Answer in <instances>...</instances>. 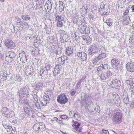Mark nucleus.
Returning a JSON list of instances; mask_svg holds the SVG:
<instances>
[{"instance_id": "obj_34", "label": "nucleus", "mask_w": 134, "mask_h": 134, "mask_svg": "<svg viewBox=\"0 0 134 134\" xmlns=\"http://www.w3.org/2000/svg\"><path fill=\"white\" fill-rule=\"evenodd\" d=\"M73 116L75 119L78 120H80L81 119V118L79 114L77 113H75L74 114Z\"/></svg>"}, {"instance_id": "obj_4", "label": "nucleus", "mask_w": 134, "mask_h": 134, "mask_svg": "<svg viewBox=\"0 0 134 134\" xmlns=\"http://www.w3.org/2000/svg\"><path fill=\"white\" fill-rule=\"evenodd\" d=\"M15 53L13 51H9L5 54V60L8 63H10L15 58Z\"/></svg>"}, {"instance_id": "obj_16", "label": "nucleus", "mask_w": 134, "mask_h": 134, "mask_svg": "<svg viewBox=\"0 0 134 134\" xmlns=\"http://www.w3.org/2000/svg\"><path fill=\"white\" fill-rule=\"evenodd\" d=\"M43 85V84L41 81H39L37 82H36L34 86V88L35 90L37 91L40 90Z\"/></svg>"}, {"instance_id": "obj_26", "label": "nucleus", "mask_w": 134, "mask_h": 134, "mask_svg": "<svg viewBox=\"0 0 134 134\" xmlns=\"http://www.w3.org/2000/svg\"><path fill=\"white\" fill-rule=\"evenodd\" d=\"M66 49V53L68 56L70 55L73 53V48L71 47L67 48Z\"/></svg>"}, {"instance_id": "obj_20", "label": "nucleus", "mask_w": 134, "mask_h": 134, "mask_svg": "<svg viewBox=\"0 0 134 134\" xmlns=\"http://www.w3.org/2000/svg\"><path fill=\"white\" fill-rule=\"evenodd\" d=\"M82 38L88 44H90L92 41V38L90 36L87 35H83L82 36Z\"/></svg>"}, {"instance_id": "obj_36", "label": "nucleus", "mask_w": 134, "mask_h": 134, "mask_svg": "<svg viewBox=\"0 0 134 134\" xmlns=\"http://www.w3.org/2000/svg\"><path fill=\"white\" fill-rule=\"evenodd\" d=\"M72 125L73 127L74 128L77 129L79 128V126L81 124L80 123H78L77 121H76L74 122V123L72 124Z\"/></svg>"}, {"instance_id": "obj_23", "label": "nucleus", "mask_w": 134, "mask_h": 134, "mask_svg": "<svg viewBox=\"0 0 134 134\" xmlns=\"http://www.w3.org/2000/svg\"><path fill=\"white\" fill-rule=\"evenodd\" d=\"M123 18V21L124 23L126 25H128L131 21L130 17L129 16L125 15V16H124Z\"/></svg>"}, {"instance_id": "obj_5", "label": "nucleus", "mask_w": 134, "mask_h": 134, "mask_svg": "<svg viewBox=\"0 0 134 134\" xmlns=\"http://www.w3.org/2000/svg\"><path fill=\"white\" fill-rule=\"evenodd\" d=\"M79 32L81 33L87 34L90 32V29L88 27L82 25H79L78 28Z\"/></svg>"}, {"instance_id": "obj_58", "label": "nucleus", "mask_w": 134, "mask_h": 134, "mask_svg": "<svg viewBox=\"0 0 134 134\" xmlns=\"http://www.w3.org/2000/svg\"><path fill=\"white\" fill-rule=\"evenodd\" d=\"M78 18L74 17L72 19L73 22L74 23L76 24L78 22V20L77 19Z\"/></svg>"}, {"instance_id": "obj_24", "label": "nucleus", "mask_w": 134, "mask_h": 134, "mask_svg": "<svg viewBox=\"0 0 134 134\" xmlns=\"http://www.w3.org/2000/svg\"><path fill=\"white\" fill-rule=\"evenodd\" d=\"M44 29L46 31V33L49 34L51 33V29L50 26L45 25Z\"/></svg>"}, {"instance_id": "obj_35", "label": "nucleus", "mask_w": 134, "mask_h": 134, "mask_svg": "<svg viewBox=\"0 0 134 134\" xmlns=\"http://www.w3.org/2000/svg\"><path fill=\"white\" fill-rule=\"evenodd\" d=\"M82 86V84H81L78 82L75 86L76 90L78 91H79Z\"/></svg>"}, {"instance_id": "obj_30", "label": "nucleus", "mask_w": 134, "mask_h": 134, "mask_svg": "<svg viewBox=\"0 0 134 134\" xmlns=\"http://www.w3.org/2000/svg\"><path fill=\"white\" fill-rule=\"evenodd\" d=\"M39 125L41 131L42 132L46 130V128L44 124L42 122H39Z\"/></svg>"}, {"instance_id": "obj_40", "label": "nucleus", "mask_w": 134, "mask_h": 134, "mask_svg": "<svg viewBox=\"0 0 134 134\" xmlns=\"http://www.w3.org/2000/svg\"><path fill=\"white\" fill-rule=\"evenodd\" d=\"M33 96V101L34 103H35L38 101L37 99V96L36 94H34L32 95Z\"/></svg>"}, {"instance_id": "obj_44", "label": "nucleus", "mask_w": 134, "mask_h": 134, "mask_svg": "<svg viewBox=\"0 0 134 134\" xmlns=\"http://www.w3.org/2000/svg\"><path fill=\"white\" fill-rule=\"evenodd\" d=\"M15 25L16 27H21L22 28L23 27V24L19 22H16L15 24Z\"/></svg>"}, {"instance_id": "obj_48", "label": "nucleus", "mask_w": 134, "mask_h": 134, "mask_svg": "<svg viewBox=\"0 0 134 134\" xmlns=\"http://www.w3.org/2000/svg\"><path fill=\"white\" fill-rule=\"evenodd\" d=\"M85 79V77L84 76L81 79L79 80L78 82L81 84H82V85H83Z\"/></svg>"}, {"instance_id": "obj_11", "label": "nucleus", "mask_w": 134, "mask_h": 134, "mask_svg": "<svg viewBox=\"0 0 134 134\" xmlns=\"http://www.w3.org/2000/svg\"><path fill=\"white\" fill-rule=\"evenodd\" d=\"M24 111L29 115L33 118H34L35 115L34 113V111L27 107H25L24 109Z\"/></svg>"}, {"instance_id": "obj_6", "label": "nucleus", "mask_w": 134, "mask_h": 134, "mask_svg": "<svg viewBox=\"0 0 134 134\" xmlns=\"http://www.w3.org/2000/svg\"><path fill=\"white\" fill-rule=\"evenodd\" d=\"M4 44L8 49H13L15 47V44L12 41L9 39L5 40Z\"/></svg>"}, {"instance_id": "obj_54", "label": "nucleus", "mask_w": 134, "mask_h": 134, "mask_svg": "<svg viewBox=\"0 0 134 134\" xmlns=\"http://www.w3.org/2000/svg\"><path fill=\"white\" fill-rule=\"evenodd\" d=\"M99 60L98 59V58L97 57L95 58L93 61V63L94 65H96V63Z\"/></svg>"}, {"instance_id": "obj_41", "label": "nucleus", "mask_w": 134, "mask_h": 134, "mask_svg": "<svg viewBox=\"0 0 134 134\" xmlns=\"http://www.w3.org/2000/svg\"><path fill=\"white\" fill-rule=\"evenodd\" d=\"M38 50L37 49H33L31 54L34 55H37L38 54Z\"/></svg>"}, {"instance_id": "obj_55", "label": "nucleus", "mask_w": 134, "mask_h": 134, "mask_svg": "<svg viewBox=\"0 0 134 134\" xmlns=\"http://www.w3.org/2000/svg\"><path fill=\"white\" fill-rule=\"evenodd\" d=\"M15 81H21V79L20 78V76L19 75H16L15 78Z\"/></svg>"}, {"instance_id": "obj_45", "label": "nucleus", "mask_w": 134, "mask_h": 134, "mask_svg": "<svg viewBox=\"0 0 134 134\" xmlns=\"http://www.w3.org/2000/svg\"><path fill=\"white\" fill-rule=\"evenodd\" d=\"M101 66H102L103 69L106 70L107 69L108 67V65L107 64H103L101 65Z\"/></svg>"}, {"instance_id": "obj_1", "label": "nucleus", "mask_w": 134, "mask_h": 134, "mask_svg": "<svg viewBox=\"0 0 134 134\" xmlns=\"http://www.w3.org/2000/svg\"><path fill=\"white\" fill-rule=\"evenodd\" d=\"M112 118V121L114 124H119L122 121V114L120 112H116L114 114Z\"/></svg>"}, {"instance_id": "obj_19", "label": "nucleus", "mask_w": 134, "mask_h": 134, "mask_svg": "<svg viewBox=\"0 0 134 134\" xmlns=\"http://www.w3.org/2000/svg\"><path fill=\"white\" fill-rule=\"evenodd\" d=\"M59 65H57L55 66L54 69L53 73L54 76L56 74H59L60 71H61V67Z\"/></svg>"}, {"instance_id": "obj_21", "label": "nucleus", "mask_w": 134, "mask_h": 134, "mask_svg": "<svg viewBox=\"0 0 134 134\" xmlns=\"http://www.w3.org/2000/svg\"><path fill=\"white\" fill-rule=\"evenodd\" d=\"M71 37L74 41H77L79 38V34L77 32L74 31L71 34Z\"/></svg>"}, {"instance_id": "obj_51", "label": "nucleus", "mask_w": 134, "mask_h": 134, "mask_svg": "<svg viewBox=\"0 0 134 134\" xmlns=\"http://www.w3.org/2000/svg\"><path fill=\"white\" fill-rule=\"evenodd\" d=\"M106 6V5H105L103 3L101 4L100 5V8L101 10H105V6Z\"/></svg>"}, {"instance_id": "obj_46", "label": "nucleus", "mask_w": 134, "mask_h": 134, "mask_svg": "<svg viewBox=\"0 0 134 134\" xmlns=\"http://www.w3.org/2000/svg\"><path fill=\"white\" fill-rule=\"evenodd\" d=\"M89 6L90 5L88 4H85L83 5V6L82 8L81 9H85L87 10L88 8L89 7Z\"/></svg>"}, {"instance_id": "obj_25", "label": "nucleus", "mask_w": 134, "mask_h": 134, "mask_svg": "<svg viewBox=\"0 0 134 134\" xmlns=\"http://www.w3.org/2000/svg\"><path fill=\"white\" fill-rule=\"evenodd\" d=\"M14 115V112L13 111H9V112H7V113L6 114H5V116L7 117L8 118H12Z\"/></svg>"}, {"instance_id": "obj_64", "label": "nucleus", "mask_w": 134, "mask_h": 134, "mask_svg": "<svg viewBox=\"0 0 134 134\" xmlns=\"http://www.w3.org/2000/svg\"><path fill=\"white\" fill-rule=\"evenodd\" d=\"M129 85H130L131 86H133V87H132L131 89V92H133V93H134V83H131V84H129Z\"/></svg>"}, {"instance_id": "obj_13", "label": "nucleus", "mask_w": 134, "mask_h": 134, "mask_svg": "<svg viewBox=\"0 0 134 134\" xmlns=\"http://www.w3.org/2000/svg\"><path fill=\"white\" fill-rule=\"evenodd\" d=\"M105 51L106 50L104 48H101V50L99 52V53H100V54H99L98 56L97 57L98 58V59L99 60H100L106 57V55L105 53Z\"/></svg>"}, {"instance_id": "obj_50", "label": "nucleus", "mask_w": 134, "mask_h": 134, "mask_svg": "<svg viewBox=\"0 0 134 134\" xmlns=\"http://www.w3.org/2000/svg\"><path fill=\"white\" fill-rule=\"evenodd\" d=\"M123 100L124 103L126 104H127L129 103V101L128 97L125 98V99H124Z\"/></svg>"}, {"instance_id": "obj_3", "label": "nucleus", "mask_w": 134, "mask_h": 134, "mask_svg": "<svg viewBox=\"0 0 134 134\" xmlns=\"http://www.w3.org/2000/svg\"><path fill=\"white\" fill-rule=\"evenodd\" d=\"M29 91L30 89L27 86L20 88L18 92L19 97L21 98L25 97L26 95L27 97H29L30 96L29 93Z\"/></svg>"}, {"instance_id": "obj_31", "label": "nucleus", "mask_w": 134, "mask_h": 134, "mask_svg": "<svg viewBox=\"0 0 134 134\" xmlns=\"http://www.w3.org/2000/svg\"><path fill=\"white\" fill-rule=\"evenodd\" d=\"M43 100L45 101L46 103L48 104L50 101V98L49 96L47 94L44 95Z\"/></svg>"}, {"instance_id": "obj_56", "label": "nucleus", "mask_w": 134, "mask_h": 134, "mask_svg": "<svg viewBox=\"0 0 134 134\" xmlns=\"http://www.w3.org/2000/svg\"><path fill=\"white\" fill-rule=\"evenodd\" d=\"M102 67V66H101V65L99 66H98V67L97 68V72L98 73L100 71L103 70Z\"/></svg>"}, {"instance_id": "obj_28", "label": "nucleus", "mask_w": 134, "mask_h": 134, "mask_svg": "<svg viewBox=\"0 0 134 134\" xmlns=\"http://www.w3.org/2000/svg\"><path fill=\"white\" fill-rule=\"evenodd\" d=\"M118 82L117 80L112 81L110 83V85L113 88H115L118 86Z\"/></svg>"}, {"instance_id": "obj_60", "label": "nucleus", "mask_w": 134, "mask_h": 134, "mask_svg": "<svg viewBox=\"0 0 134 134\" xmlns=\"http://www.w3.org/2000/svg\"><path fill=\"white\" fill-rule=\"evenodd\" d=\"M4 56L3 53H0V61L3 60L4 59Z\"/></svg>"}, {"instance_id": "obj_39", "label": "nucleus", "mask_w": 134, "mask_h": 134, "mask_svg": "<svg viewBox=\"0 0 134 134\" xmlns=\"http://www.w3.org/2000/svg\"><path fill=\"white\" fill-rule=\"evenodd\" d=\"M107 24L110 26H111L113 24V21L112 19H110L107 20L105 22Z\"/></svg>"}, {"instance_id": "obj_62", "label": "nucleus", "mask_w": 134, "mask_h": 134, "mask_svg": "<svg viewBox=\"0 0 134 134\" xmlns=\"http://www.w3.org/2000/svg\"><path fill=\"white\" fill-rule=\"evenodd\" d=\"M92 13L94 14L96 13L97 12V7L95 6L93 7V10H92Z\"/></svg>"}, {"instance_id": "obj_8", "label": "nucleus", "mask_w": 134, "mask_h": 134, "mask_svg": "<svg viewBox=\"0 0 134 134\" xmlns=\"http://www.w3.org/2000/svg\"><path fill=\"white\" fill-rule=\"evenodd\" d=\"M68 58L66 56H62L58 58L57 60V62L60 66L61 65L64 64L65 62H68Z\"/></svg>"}, {"instance_id": "obj_57", "label": "nucleus", "mask_w": 134, "mask_h": 134, "mask_svg": "<svg viewBox=\"0 0 134 134\" xmlns=\"http://www.w3.org/2000/svg\"><path fill=\"white\" fill-rule=\"evenodd\" d=\"M94 110L96 111V112H98L99 113L100 111V108L99 106L97 105L95 108Z\"/></svg>"}, {"instance_id": "obj_22", "label": "nucleus", "mask_w": 134, "mask_h": 134, "mask_svg": "<svg viewBox=\"0 0 134 134\" xmlns=\"http://www.w3.org/2000/svg\"><path fill=\"white\" fill-rule=\"evenodd\" d=\"M25 73L27 76H31L34 73V70L33 68H31L29 69H28V71H26Z\"/></svg>"}, {"instance_id": "obj_17", "label": "nucleus", "mask_w": 134, "mask_h": 134, "mask_svg": "<svg viewBox=\"0 0 134 134\" xmlns=\"http://www.w3.org/2000/svg\"><path fill=\"white\" fill-rule=\"evenodd\" d=\"M52 3L50 1L48 0L47 1L44 5L45 9L46 10H48V11L51 10L52 9Z\"/></svg>"}, {"instance_id": "obj_14", "label": "nucleus", "mask_w": 134, "mask_h": 134, "mask_svg": "<svg viewBox=\"0 0 134 134\" xmlns=\"http://www.w3.org/2000/svg\"><path fill=\"white\" fill-rule=\"evenodd\" d=\"M119 62V61L117 59H112L111 62L112 67L115 69H117Z\"/></svg>"}, {"instance_id": "obj_37", "label": "nucleus", "mask_w": 134, "mask_h": 134, "mask_svg": "<svg viewBox=\"0 0 134 134\" xmlns=\"http://www.w3.org/2000/svg\"><path fill=\"white\" fill-rule=\"evenodd\" d=\"M62 49H61L60 48H57L55 50V51L54 52L57 55H60L62 53Z\"/></svg>"}, {"instance_id": "obj_15", "label": "nucleus", "mask_w": 134, "mask_h": 134, "mask_svg": "<svg viewBox=\"0 0 134 134\" xmlns=\"http://www.w3.org/2000/svg\"><path fill=\"white\" fill-rule=\"evenodd\" d=\"M39 72L40 75L42 77L46 78L48 76V71L44 68L41 69Z\"/></svg>"}, {"instance_id": "obj_32", "label": "nucleus", "mask_w": 134, "mask_h": 134, "mask_svg": "<svg viewBox=\"0 0 134 134\" xmlns=\"http://www.w3.org/2000/svg\"><path fill=\"white\" fill-rule=\"evenodd\" d=\"M110 103H111V104H114L115 103V105L117 107H119L120 106V102H118V100H116L114 99V101H113L112 100H110L109 102Z\"/></svg>"}, {"instance_id": "obj_38", "label": "nucleus", "mask_w": 134, "mask_h": 134, "mask_svg": "<svg viewBox=\"0 0 134 134\" xmlns=\"http://www.w3.org/2000/svg\"><path fill=\"white\" fill-rule=\"evenodd\" d=\"M22 18L25 20H28L30 19V16L28 15H22L21 16Z\"/></svg>"}, {"instance_id": "obj_18", "label": "nucleus", "mask_w": 134, "mask_h": 134, "mask_svg": "<svg viewBox=\"0 0 134 134\" xmlns=\"http://www.w3.org/2000/svg\"><path fill=\"white\" fill-rule=\"evenodd\" d=\"M60 41L62 43H63L65 41L69 42L70 40L69 37L67 34L60 37Z\"/></svg>"}, {"instance_id": "obj_29", "label": "nucleus", "mask_w": 134, "mask_h": 134, "mask_svg": "<svg viewBox=\"0 0 134 134\" xmlns=\"http://www.w3.org/2000/svg\"><path fill=\"white\" fill-rule=\"evenodd\" d=\"M56 20L57 22L60 21H65L63 17L59 16L58 15H55Z\"/></svg>"}, {"instance_id": "obj_10", "label": "nucleus", "mask_w": 134, "mask_h": 134, "mask_svg": "<svg viewBox=\"0 0 134 134\" xmlns=\"http://www.w3.org/2000/svg\"><path fill=\"white\" fill-rule=\"evenodd\" d=\"M126 67L127 71L131 72L134 71V62H128L126 64Z\"/></svg>"}, {"instance_id": "obj_63", "label": "nucleus", "mask_w": 134, "mask_h": 134, "mask_svg": "<svg viewBox=\"0 0 134 134\" xmlns=\"http://www.w3.org/2000/svg\"><path fill=\"white\" fill-rule=\"evenodd\" d=\"M48 104L47 103H46L45 101L42 100V101L41 102V104L42 105V106H45L47 104Z\"/></svg>"}, {"instance_id": "obj_9", "label": "nucleus", "mask_w": 134, "mask_h": 134, "mask_svg": "<svg viewBox=\"0 0 134 134\" xmlns=\"http://www.w3.org/2000/svg\"><path fill=\"white\" fill-rule=\"evenodd\" d=\"M112 74L111 72L109 71L106 73H102L100 75V79L102 80H105L108 78L109 79L111 77Z\"/></svg>"}, {"instance_id": "obj_53", "label": "nucleus", "mask_w": 134, "mask_h": 134, "mask_svg": "<svg viewBox=\"0 0 134 134\" xmlns=\"http://www.w3.org/2000/svg\"><path fill=\"white\" fill-rule=\"evenodd\" d=\"M67 34V32L63 30L60 31V36H62L63 35H65Z\"/></svg>"}, {"instance_id": "obj_27", "label": "nucleus", "mask_w": 134, "mask_h": 134, "mask_svg": "<svg viewBox=\"0 0 134 134\" xmlns=\"http://www.w3.org/2000/svg\"><path fill=\"white\" fill-rule=\"evenodd\" d=\"M9 109L6 107L3 108L1 110V112L3 116H5V114H6L7 112H9Z\"/></svg>"}, {"instance_id": "obj_52", "label": "nucleus", "mask_w": 134, "mask_h": 134, "mask_svg": "<svg viewBox=\"0 0 134 134\" xmlns=\"http://www.w3.org/2000/svg\"><path fill=\"white\" fill-rule=\"evenodd\" d=\"M103 16H104V15H106L109 14V13L108 12L106 11H102V12L100 13Z\"/></svg>"}, {"instance_id": "obj_2", "label": "nucleus", "mask_w": 134, "mask_h": 134, "mask_svg": "<svg viewBox=\"0 0 134 134\" xmlns=\"http://www.w3.org/2000/svg\"><path fill=\"white\" fill-rule=\"evenodd\" d=\"M101 48L95 44H93L91 45L88 49L89 55L90 57H92L93 55L96 54L100 51Z\"/></svg>"}, {"instance_id": "obj_7", "label": "nucleus", "mask_w": 134, "mask_h": 134, "mask_svg": "<svg viewBox=\"0 0 134 134\" xmlns=\"http://www.w3.org/2000/svg\"><path fill=\"white\" fill-rule=\"evenodd\" d=\"M57 101L59 103L64 104L68 101V98L64 94H60L57 97Z\"/></svg>"}, {"instance_id": "obj_43", "label": "nucleus", "mask_w": 134, "mask_h": 134, "mask_svg": "<svg viewBox=\"0 0 134 134\" xmlns=\"http://www.w3.org/2000/svg\"><path fill=\"white\" fill-rule=\"evenodd\" d=\"M64 21L57 22V26L59 27H61L63 26V23Z\"/></svg>"}, {"instance_id": "obj_61", "label": "nucleus", "mask_w": 134, "mask_h": 134, "mask_svg": "<svg viewBox=\"0 0 134 134\" xmlns=\"http://www.w3.org/2000/svg\"><path fill=\"white\" fill-rule=\"evenodd\" d=\"M102 131L103 132L102 134H109V133L108 131L107 130L103 129L102 130Z\"/></svg>"}, {"instance_id": "obj_59", "label": "nucleus", "mask_w": 134, "mask_h": 134, "mask_svg": "<svg viewBox=\"0 0 134 134\" xmlns=\"http://www.w3.org/2000/svg\"><path fill=\"white\" fill-rule=\"evenodd\" d=\"M130 42H131L133 44L134 43V37L132 36L131 37L130 36V37L129 39Z\"/></svg>"}, {"instance_id": "obj_47", "label": "nucleus", "mask_w": 134, "mask_h": 134, "mask_svg": "<svg viewBox=\"0 0 134 134\" xmlns=\"http://www.w3.org/2000/svg\"><path fill=\"white\" fill-rule=\"evenodd\" d=\"M36 107L37 109H40L41 108V107L40 105V103L38 102L35 103Z\"/></svg>"}, {"instance_id": "obj_12", "label": "nucleus", "mask_w": 134, "mask_h": 134, "mask_svg": "<svg viewBox=\"0 0 134 134\" xmlns=\"http://www.w3.org/2000/svg\"><path fill=\"white\" fill-rule=\"evenodd\" d=\"M77 55L82 61H85L87 59V54L84 52H78L77 53Z\"/></svg>"}, {"instance_id": "obj_42", "label": "nucleus", "mask_w": 134, "mask_h": 134, "mask_svg": "<svg viewBox=\"0 0 134 134\" xmlns=\"http://www.w3.org/2000/svg\"><path fill=\"white\" fill-rule=\"evenodd\" d=\"M20 60L23 63H25L27 61V59L26 55H24L22 58H20Z\"/></svg>"}, {"instance_id": "obj_33", "label": "nucleus", "mask_w": 134, "mask_h": 134, "mask_svg": "<svg viewBox=\"0 0 134 134\" xmlns=\"http://www.w3.org/2000/svg\"><path fill=\"white\" fill-rule=\"evenodd\" d=\"M52 67V66L51 64L49 63H47L46 64L45 67H44L43 68L48 71L50 70Z\"/></svg>"}, {"instance_id": "obj_49", "label": "nucleus", "mask_w": 134, "mask_h": 134, "mask_svg": "<svg viewBox=\"0 0 134 134\" xmlns=\"http://www.w3.org/2000/svg\"><path fill=\"white\" fill-rule=\"evenodd\" d=\"M64 5L63 4H60L59 7V9L61 11H62L64 10V8L65 4H64Z\"/></svg>"}]
</instances>
